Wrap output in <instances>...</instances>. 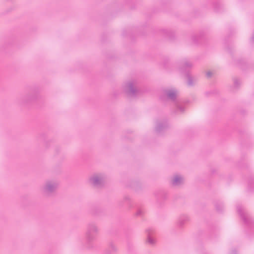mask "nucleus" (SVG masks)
<instances>
[{
  "instance_id": "obj_1",
  "label": "nucleus",
  "mask_w": 254,
  "mask_h": 254,
  "mask_svg": "<svg viewBox=\"0 0 254 254\" xmlns=\"http://www.w3.org/2000/svg\"><path fill=\"white\" fill-rule=\"evenodd\" d=\"M178 91L175 88H165L160 93V98L162 101L170 100L175 103V113L182 114L185 111V103L177 99Z\"/></svg>"
},
{
  "instance_id": "obj_2",
  "label": "nucleus",
  "mask_w": 254,
  "mask_h": 254,
  "mask_svg": "<svg viewBox=\"0 0 254 254\" xmlns=\"http://www.w3.org/2000/svg\"><path fill=\"white\" fill-rule=\"evenodd\" d=\"M99 231V227L97 222L90 221L87 224L85 232V247L87 249H91L93 247L92 242L96 240Z\"/></svg>"
},
{
  "instance_id": "obj_3",
  "label": "nucleus",
  "mask_w": 254,
  "mask_h": 254,
  "mask_svg": "<svg viewBox=\"0 0 254 254\" xmlns=\"http://www.w3.org/2000/svg\"><path fill=\"white\" fill-rule=\"evenodd\" d=\"M237 211L243 220L245 225L251 232L254 231V220L247 212H245L243 207L240 205L237 206Z\"/></svg>"
},
{
  "instance_id": "obj_4",
  "label": "nucleus",
  "mask_w": 254,
  "mask_h": 254,
  "mask_svg": "<svg viewBox=\"0 0 254 254\" xmlns=\"http://www.w3.org/2000/svg\"><path fill=\"white\" fill-rule=\"evenodd\" d=\"M124 90L128 95L135 96L139 92L137 81L132 80L128 81L124 85Z\"/></svg>"
},
{
  "instance_id": "obj_5",
  "label": "nucleus",
  "mask_w": 254,
  "mask_h": 254,
  "mask_svg": "<svg viewBox=\"0 0 254 254\" xmlns=\"http://www.w3.org/2000/svg\"><path fill=\"white\" fill-rule=\"evenodd\" d=\"M58 186V184L56 181H47L42 187V191L46 195H49L55 192Z\"/></svg>"
},
{
  "instance_id": "obj_6",
  "label": "nucleus",
  "mask_w": 254,
  "mask_h": 254,
  "mask_svg": "<svg viewBox=\"0 0 254 254\" xmlns=\"http://www.w3.org/2000/svg\"><path fill=\"white\" fill-rule=\"evenodd\" d=\"M39 98V91L37 90H32L28 95L18 100L20 104H25L32 103Z\"/></svg>"
},
{
  "instance_id": "obj_7",
  "label": "nucleus",
  "mask_w": 254,
  "mask_h": 254,
  "mask_svg": "<svg viewBox=\"0 0 254 254\" xmlns=\"http://www.w3.org/2000/svg\"><path fill=\"white\" fill-rule=\"evenodd\" d=\"M104 181L105 176L102 174H94L89 179L90 183L96 188L102 187L104 185Z\"/></svg>"
},
{
  "instance_id": "obj_8",
  "label": "nucleus",
  "mask_w": 254,
  "mask_h": 254,
  "mask_svg": "<svg viewBox=\"0 0 254 254\" xmlns=\"http://www.w3.org/2000/svg\"><path fill=\"white\" fill-rule=\"evenodd\" d=\"M192 63L188 59H185L179 62L178 64L179 70L185 74L189 72V70L192 67Z\"/></svg>"
},
{
  "instance_id": "obj_9",
  "label": "nucleus",
  "mask_w": 254,
  "mask_h": 254,
  "mask_svg": "<svg viewBox=\"0 0 254 254\" xmlns=\"http://www.w3.org/2000/svg\"><path fill=\"white\" fill-rule=\"evenodd\" d=\"M168 123L166 120L158 122L156 123L155 130L158 133H161L168 128Z\"/></svg>"
},
{
  "instance_id": "obj_10",
  "label": "nucleus",
  "mask_w": 254,
  "mask_h": 254,
  "mask_svg": "<svg viewBox=\"0 0 254 254\" xmlns=\"http://www.w3.org/2000/svg\"><path fill=\"white\" fill-rule=\"evenodd\" d=\"M184 179L182 176L180 175H174L171 179V183L173 186H180L184 183Z\"/></svg>"
},
{
  "instance_id": "obj_11",
  "label": "nucleus",
  "mask_w": 254,
  "mask_h": 254,
  "mask_svg": "<svg viewBox=\"0 0 254 254\" xmlns=\"http://www.w3.org/2000/svg\"><path fill=\"white\" fill-rule=\"evenodd\" d=\"M190 217L187 214H182L179 216L177 221V226L180 228H182L188 222L190 221Z\"/></svg>"
},
{
  "instance_id": "obj_12",
  "label": "nucleus",
  "mask_w": 254,
  "mask_h": 254,
  "mask_svg": "<svg viewBox=\"0 0 254 254\" xmlns=\"http://www.w3.org/2000/svg\"><path fill=\"white\" fill-rule=\"evenodd\" d=\"M187 78V84L189 86H194L197 81V78L196 76H192L190 73L186 74Z\"/></svg>"
},
{
  "instance_id": "obj_13",
  "label": "nucleus",
  "mask_w": 254,
  "mask_h": 254,
  "mask_svg": "<svg viewBox=\"0 0 254 254\" xmlns=\"http://www.w3.org/2000/svg\"><path fill=\"white\" fill-rule=\"evenodd\" d=\"M117 251L118 248L117 246L113 242L110 243L108 248L106 250V253L107 254H113Z\"/></svg>"
},
{
  "instance_id": "obj_14",
  "label": "nucleus",
  "mask_w": 254,
  "mask_h": 254,
  "mask_svg": "<svg viewBox=\"0 0 254 254\" xmlns=\"http://www.w3.org/2000/svg\"><path fill=\"white\" fill-rule=\"evenodd\" d=\"M168 194L167 191L165 190H160L156 194L157 199H165L168 197Z\"/></svg>"
},
{
  "instance_id": "obj_15",
  "label": "nucleus",
  "mask_w": 254,
  "mask_h": 254,
  "mask_svg": "<svg viewBox=\"0 0 254 254\" xmlns=\"http://www.w3.org/2000/svg\"><path fill=\"white\" fill-rule=\"evenodd\" d=\"M163 33L164 35L170 39H173L174 37V33L171 30L165 29L163 30Z\"/></svg>"
},
{
  "instance_id": "obj_16",
  "label": "nucleus",
  "mask_w": 254,
  "mask_h": 254,
  "mask_svg": "<svg viewBox=\"0 0 254 254\" xmlns=\"http://www.w3.org/2000/svg\"><path fill=\"white\" fill-rule=\"evenodd\" d=\"M216 209L218 212H221L223 208V205L221 202H216L215 204Z\"/></svg>"
},
{
  "instance_id": "obj_17",
  "label": "nucleus",
  "mask_w": 254,
  "mask_h": 254,
  "mask_svg": "<svg viewBox=\"0 0 254 254\" xmlns=\"http://www.w3.org/2000/svg\"><path fill=\"white\" fill-rule=\"evenodd\" d=\"M233 81H234V87L236 88H238L239 86L241 84V81H240V80L239 78L235 77V78H234Z\"/></svg>"
},
{
  "instance_id": "obj_18",
  "label": "nucleus",
  "mask_w": 254,
  "mask_h": 254,
  "mask_svg": "<svg viewBox=\"0 0 254 254\" xmlns=\"http://www.w3.org/2000/svg\"><path fill=\"white\" fill-rule=\"evenodd\" d=\"M248 187L250 191H253L254 189L253 187H254V180L252 179L249 181L248 183Z\"/></svg>"
},
{
  "instance_id": "obj_19",
  "label": "nucleus",
  "mask_w": 254,
  "mask_h": 254,
  "mask_svg": "<svg viewBox=\"0 0 254 254\" xmlns=\"http://www.w3.org/2000/svg\"><path fill=\"white\" fill-rule=\"evenodd\" d=\"M147 242L150 245H154L155 243V240L148 235L147 238Z\"/></svg>"
},
{
  "instance_id": "obj_20",
  "label": "nucleus",
  "mask_w": 254,
  "mask_h": 254,
  "mask_svg": "<svg viewBox=\"0 0 254 254\" xmlns=\"http://www.w3.org/2000/svg\"><path fill=\"white\" fill-rule=\"evenodd\" d=\"M143 210L141 208H138L135 215L137 216H142L143 214Z\"/></svg>"
},
{
  "instance_id": "obj_21",
  "label": "nucleus",
  "mask_w": 254,
  "mask_h": 254,
  "mask_svg": "<svg viewBox=\"0 0 254 254\" xmlns=\"http://www.w3.org/2000/svg\"><path fill=\"white\" fill-rule=\"evenodd\" d=\"M221 6V4L219 3H216L214 4V9L217 11H219V7Z\"/></svg>"
},
{
  "instance_id": "obj_22",
  "label": "nucleus",
  "mask_w": 254,
  "mask_h": 254,
  "mask_svg": "<svg viewBox=\"0 0 254 254\" xmlns=\"http://www.w3.org/2000/svg\"><path fill=\"white\" fill-rule=\"evenodd\" d=\"M206 75L208 78H210L212 75V72L210 71H208L206 72Z\"/></svg>"
},
{
  "instance_id": "obj_23",
  "label": "nucleus",
  "mask_w": 254,
  "mask_h": 254,
  "mask_svg": "<svg viewBox=\"0 0 254 254\" xmlns=\"http://www.w3.org/2000/svg\"><path fill=\"white\" fill-rule=\"evenodd\" d=\"M124 200H125V201H129V200H130V198L129 196H127H127H125L124 197Z\"/></svg>"
},
{
  "instance_id": "obj_24",
  "label": "nucleus",
  "mask_w": 254,
  "mask_h": 254,
  "mask_svg": "<svg viewBox=\"0 0 254 254\" xmlns=\"http://www.w3.org/2000/svg\"><path fill=\"white\" fill-rule=\"evenodd\" d=\"M251 41L254 44V32H253V35L251 38Z\"/></svg>"
},
{
  "instance_id": "obj_25",
  "label": "nucleus",
  "mask_w": 254,
  "mask_h": 254,
  "mask_svg": "<svg viewBox=\"0 0 254 254\" xmlns=\"http://www.w3.org/2000/svg\"><path fill=\"white\" fill-rule=\"evenodd\" d=\"M230 254H237V251L236 250H232Z\"/></svg>"
},
{
  "instance_id": "obj_26",
  "label": "nucleus",
  "mask_w": 254,
  "mask_h": 254,
  "mask_svg": "<svg viewBox=\"0 0 254 254\" xmlns=\"http://www.w3.org/2000/svg\"><path fill=\"white\" fill-rule=\"evenodd\" d=\"M47 143H48V142H47V141H45L44 142V145L45 146V147H46V148H48V145H47Z\"/></svg>"
},
{
  "instance_id": "obj_27",
  "label": "nucleus",
  "mask_w": 254,
  "mask_h": 254,
  "mask_svg": "<svg viewBox=\"0 0 254 254\" xmlns=\"http://www.w3.org/2000/svg\"><path fill=\"white\" fill-rule=\"evenodd\" d=\"M193 40L194 41V42L195 43H196L197 42V41H195V40L194 39V37H193Z\"/></svg>"
},
{
  "instance_id": "obj_28",
  "label": "nucleus",
  "mask_w": 254,
  "mask_h": 254,
  "mask_svg": "<svg viewBox=\"0 0 254 254\" xmlns=\"http://www.w3.org/2000/svg\"><path fill=\"white\" fill-rule=\"evenodd\" d=\"M90 213H91V214H94V213H93V212H92V211H91V212H90Z\"/></svg>"
}]
</instances>
